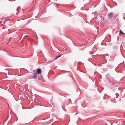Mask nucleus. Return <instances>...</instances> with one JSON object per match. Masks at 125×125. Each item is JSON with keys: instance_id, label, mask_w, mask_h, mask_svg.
<instances>
[{"instance_id": "obj_2", "label": "nucleus", "mask_w": 125, "mask_h": 125, "mask_svg": "<svg viewBox=\"0 0 125 125\" xmlns=\"http://www.w3.org/2000/svg\"><path fill=\"white\" fill-rule=\"evenodd\" d=\"M114 13L113 12H111L108 13L107 14L108 17L109 19H110L114 17Z\"/></svg>"}, {"instance_id": "obj_5", "label": "nucleus", "mask_w": 125, "mask_h": 125, "mask_svg": "<svg viewBox=\"0 0 125 125\" xmlns=\"http://www.w3.org/2000/svg\"><path fill=\"white\" fill-rule=\"evenodd\" d=\"M7 20H5V21H4V22H3V23L4 24H5V22H6L7 21Z\"/></svg>"}, {"instance_id": "obj_1", "label": "nucleus", "mask_w": 125, "mask_h": 125, "mask_svg": "<svg viewBox=\"0 0 125 125\" xmlns=\"http://www.w3.org/2000/svg\"><path fill=\"white\" fill-rule=\"evenodd\" d=\"M41 73V69H38L37 71L34 73V77L35 79H36L37 77L38 74H40Z\"/></svg>"}, {"instance_id": "obj_6", "label": "nucleus", "mask_w": 125, "mask_h": 125, "mask_svg": "<svg viewBox=\"0 0 125 125\" xmlns=\"http://www.w3.org/2000/svg\"><path fill=\"white\" fill-rule=\"evenodd\" d=\"M77 114H78V113H76V114H75V115H76Z\"/></svg>"}, {"instance_id": "obj_3", "label": "nucleus", "mask_w": 125, "mask_h": 125, "mask_svg": "<svg viewBox=\"0 0 125 125\" xmlns=\"http://www.w3.org/2000/svg\"><path fill=\"white\" fill-rule=\"evenodd\" d=\"M119 32L121 34H123V35L125 34V33L123 32L122 31H120Z\"/></svg>"}, {"instance_id": "obj_4", "label": "nucleus", "mask_w": 125, "mask_h": 125, "mask_svg": "<svg viewBox=\"0 0 125 125\" xmlns=\"http://www.w3.org/2000/svg\"><path fill=\"white\" fill-rule=\"evenodd\" d=\"M61 54H60V55H59L56 58H55V59H57V58H59V57H60L61 56Z\"/></svg>"}]
</instances>
